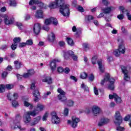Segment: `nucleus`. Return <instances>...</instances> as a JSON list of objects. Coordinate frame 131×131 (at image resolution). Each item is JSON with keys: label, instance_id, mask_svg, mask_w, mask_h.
Masks as SVG:
<instances>
[{"label": "nucleus", "instance_id": "41", "mask_svg": "<svg viewBox=\"0 0 131 131\" xmlns=\"http://www.w3.org/2000/svg\"><path fill=\"white\" fill-rule=\"evenodd\" d=\"M14 43H18V42H20L21 41V38L20 37H15L13 39Z\"/></svg>", "mask_w": 131, "mask_h": 131}, {"label": "nucleus", "instance_id": "54", "mask_svg": "<svg viewBox=\"0 0 131 131\" xmlns=\"http://www.w3.org/2000/svg\"><path fill=\"white\" fill-rule=\"evenodd\" d=\"M94 93L96 96H98V95H99V91H98V89H97V87L94 88Z\"/></svg>", "mask_w": 131, "mask_h": 131}, {"label": "nucleus", "instance_id": "2", "mask_svg": "<svg viewBox=\"0 0 131 131\" xmlns=\"http://www.w3.org/2000/svg\"><path fill=\"white\" fill-rule=\"evenodd\" d=\"M110 79V80H109ZM108 81V90L111 91H113L114 90V83L115 82V79L113 78H110V75L109 74H105L104 78L101 80V85H104L105 82Z\"/></svg>", "mask_w": 131, "mask_h": 131}, {"label": "nucleus", "instance_id": "64", "mask_svg": "<svg viewBox=\"0 0 131 131\" xmlns=\"http://www.w3.org/2000/svg\"><path fill=\"white\" fill-rule=\"evenodd\" d=\"M63 71H64V69H63V68L62 67H59L57 68L58 72H63Z\"/></svg>", "mask_w": 131, "mask_h": 131}, {"label": "nucleus", "instance_id": "4", "mask_svg": "<svg viewBox=\"0 0 131 131\" xmlns=\"http://www.w3.org/2000/svg\"><path fill=\"white\" fill-rule=\"evenodd\" d=\"M63 56L65 60H69L70 59V57H71L74 61H77V56L75 55V54H74V52L71 50L63 51Z\"/></svg>", "mask_w": 131, "mask_h": 131}, {"label": "nucleus", "instance_id": "53", "mask_svg": "<svg viewBox=\"0 0 131 131\" xmlns=\"http://www.w3.org/2000/svg\"><path fill=\"white\" fill-rule=\"evenodd\" d=\"M117 18L119 20H122V19H123L124 18V15H123V14H119L117 16Z\"/></svg>", "mask_w": 131, "mask_h": 131}, {"label": "nucleus", "instance_id": "43", "mask_svg": "<svg viewBox=\"0 0 131 131\" xmlns=\"http://www.w3.org/2000/svg\"><path fill=\"white\" fill-rule=\"evenodd\" d=\"M6 89V86L5 85H0V93H4L5 92Z\"/></svg>", "mask_w": 131, "mask_h": 131}, {"label": "nucleus", "instance_id": "8", "mask_svg": "<svg viewBox=\"0 0 131 131\" xmlns=\"http://www.w3.org/2000/svg\"><path fill=\"white\" fill-rule=\"evenodd\" d=\"M58 93H59V95L58 96V99L61 102H65L66 100H67V98H66V96H65V95H66V93L64 92L62 89L60 88L58 89L57 90Z\"/></svg>", "mask_w": 131, "mask_h": 131}, {"label": "nucleus", "instance_id": "18", "mask_svg": "<svg viewBox=\"0 0 131 131\" xmlns=\"http://www.w3.org/2000/svg\"><path fill=\"white\" fill-rule=\"evenodd\" d=\"M109 122H110V119L107 118H102L98 123V125L99 126H102V125L107 124V123H109Z\"/></svg>", "mask_w": 131, "mask_h": 131}, {"label": "nucleus", "instance_id": "17", "mask_svg": "<svg viewBox=\"0 0 131 131\" xmlns=\"http://www.w3.org/2000/svg\"><path fill=\"white\" fill-rule=\"evenodd\" d=\"M114 10H115V7L113 6H110L102 9V11L104 14H109L110 13H111L112 11H114Z\"/></svg>", "mask_w": 131, "mask_h": 131}, {"label": "nucleus", "instance_id": "40", "mask_svg": "<svg viewBox=\"0 0 131 131\" xmlns=\"http://www.w3.org/2000/svg\"><path fill=\"white\" fill-rule=\"evenodd\" d=\"M48 117H49V113H46L42 117V121H47V119L48 118Z\"/></svg>", "mask_w": 131, "mask_h": 131}, {"label": "nucleus", "instance_id": "62", "mask_svg": "<svg viewBox=\"0 0 131 131\" xmlns=\"http://www.w3.org/2000/svg\"><path fill=\"white\" fill-rule=\"evenodd\" d=\"M7 75H8V73L7 72H4L2 73V77L3 78H6V77H7Z\"/></svg>", "mask_w": 131, "mask_h": 131}, {"label": "nucleus", "instance_id": "61", "mask_svg": "<svg viewBox=\"0 0 131 131\" xmlns=\"http://www.w3.org/2000/svg\"><path fill=\"white\" fill-rule=\"evenodd\" d=\"M63 71L64 72V73H66L67 74L69 73V72L70 71V69L68 68H66Z\"/></svg>", "mask_w": 131, "mask_h": 131}, {"label": "nucleus", "instance_id": "15", "mask_svg": "<svg viewBox=\"0 0 131 131\" xmlns=\"http://www.w3.org/2000/svg\"><path fill=\"white\" fill-rule=\"evenodd\" d=\"M51 23H53L54 25H57V24H58V20L56 18L54 17H51V18L46 19L45 20V24L46 25H49L51 24Z\"/></svg>", "mask_w": 131, "mask_h": 131}, {"label": "nucleus", "instance_id": "35", "mask_svg": "<svg viewBox=\"0 0 131 131\" xmlns=\"http://www.w3.org/2000/svg\"><path fill=\"white\" fill-rule=\"evenodd\" d=\"M67 40L68 45H69L70 46H73L74 45V42H73V40H72L71 38H67Z\"/></svg>", "mask_w": 131, "mask_h": 131}, {"label": "nucleus", "instance_id": "57", "mask_svg": "<svg viewBox=\"0 0 131 131\" xmlns=\"http://www.w3.org/2000/svg\"><path fill=\"white\" fill-rule=\"evenodd\" d=\"M83 47L85 50H88L89 49V44L88 43H83Z\"/></svg>", "mask_w": 131, "mask_h": 131}, {"label": "nucleus", "instance_id": "51", "mask_svg": "<svg viewBox=\"0 0 131 131\" xmlns=\"http://www.w3.org/2000/svg\"><path fill=\"white\" fill-rule=\"evenodd\" d=\"M69 113V110L67 108H65L64 110V115L65 116H67L68 115Z\"/></svg>", "mask_w": 131, "mask_h": 131}, {"label": "nucleus", "instance_id": "23", "mask_svg": "<svg viewBox=\"0 0 131 131\" xmlns=\"http://www.w3.org/2000/svg\"><path fill=\"white\" fill-rule=\"evenodd\" d=\"M35 17L37 19H42L43 18V14L41 10H38L35 14Z\"/></svg>", "mask_w": 131, "mask_h": 131}, {"label": "nucleus", "instance_id": "50", "mask_svg": "<svg viewBox=\"0 0 131 131\" xmlns=\"http://www.w3.org/2000/svg\"><path fill=\"white\" fill-rule=\"evenodd\" d=\"M19 48H24V47H26V42H20L18 45Z\"/></svg>", "mask_w": 131, "mask_h": 131}, {"label": "nucleus", "instance_id": "47", "mask_svg": "<svg viewBox=\"0 0 131 131\" xmlns=\"http://www.w3.org/2000/svg\"><path fill=\"white\" fill-rule=\"evenodd\" d=\"M97 59H98L97 56H94L92 58V64H96L97 63Z\"/></svg>", "mask_w": 131, "mask_h": 131}, {"label": "nucleus", "instance_id": "19", "mask_svg": "<svg viewBox=\"0 0 131 131\" xmlns=\"http://www.w3.org/2000/svg\"><path fill=\"white\" fill-rule=\"evenodd\" d=\"M37 4L39 6V7H40V8H43L45 4H43V3H42L41 2L38 1V0H31L29 2V5L30 6H31L32 5H35Z\"/></svg>", "mask_w": 131, "mask_h": 131}, {"label": "nucleus", "instance_id": "7", "mask_svg": "<svg viewBox=\"0 0 131 131\" xmlns=\"http://www.w3.org/2000/svg\"><path fill=\"white\" fill-rule=\"evenodd\" d=\"M121 69L124 74V80L126 81H129V80H130V76H129L128 71H127V68L124 66H122Z\"/></svg>", "mask_w": 131, "mask_h": 131}, {"label": "nucleus", "instance_id": "36", "mask_svg": "<svg viewBox=\"0 0 131 131\" xmlns=\"http://www.w3.org/2000/svg\"><path fill=\"white\" fill-rule=\"evenodd\" d=\"M94 19V16L92 15H88L85 17V20L88 21L89 22L92 21Z\"/></svg>", "mask_w": 131, "mask_h": 131}, {"label": "nucleus", "instance_id": "59", "mask_svg": "<svg viewBox=\"0 0 131 131\" xmlns=\"http://www.w3.org/2000/svg\"><path fill=\"white\" fill-rule=\"evenodd\" d=\"M73 32H77V31L78 30V28H76V26H74L72 28Z\"/></svg>", "mask_w": 131, "mask_h": 131}, {"label": "nucleus", "instance_id": "56", "mask_svg": "<svg viewBox=\"0 0 131 131\" xmlns=\"http://www.w3.org/2000/svg\"><path fill=\"white\" fill-rule=\"evenodd\" d=\"M28 73H29V74L30 75V76L31 75H33V74H34V70H28Z\"/></svg>", "mask_w": 131, "mask_h": 131}, {"label": "nucleus", "instance_id": "28", "mask_svg": "<svg viewBox=\"0 0 131 131\" xmlns=\"http://www.w3.org/2000/svg\"><path fill=\"white\" fill-rule=\"evenodd\" d=\"M118 50L121 54H124V53H125V47H124V45H123V44L119 45Z\"/></svg>", "mask_w": 131, "mask_h": 131}, {"label": "nucleus", "instance_id": "1", "mask_svg": "<svg viewBox=\"0 0 131 131\" xmlns=\"http://www.w3.org/2000/svg\"><path fill=\"white\" fill-rule=\"evenodd\" d=\"M49 7L50 9H56V8L60 7V13L64 17L69 16V5L65 4L64 0H55V2L50 3Z\"/></svg>", "mask_w": 131, "mask_h": 131}, {"label": "nucleus", "instance_id": "52", "mask_svg": "<svg viewBox=\"0 0 131 131\" xmlns=\"http://www.w3.org/2000/svg\"><path fill=\"white\" fill-rule=\"evenodd\" d=\"M119 10L121 11L122 14H124V12H125V9H124V7L123 6H120L119 7ZM125 11H127V10H125Z\"/></svg>", "mask_w": 131, "mask_h": 131}, {"label": "nucleus", "instance_id": "13", "mask_svg": "<svg viewBox=\"0 0 131 131\" xmlns=\"http://www.w3.org/2000/svg\"><path fill=\"white\" fill-rule=\"evenodd\" d=\"M3 18L4 19L5 23L7 25H10L14 23V18H11L8 17L7 14L3 15Z\"/></svg>", "mask_w": 131, "mask_h": 131}, {"label": "nucleus", "instance_id": "5", "mask_svg": "<svg viewBox=\"0 0 131 131\" xmlns=\"http://www.w3.org/2000/svg\"><path fill=\"white\" fill-rule=\"evenodd\" d=\"M45 108H46V107L43 104L38 103L37 104L36 109L33 111H31L32 112H30V113H31V115H33V116H36L39 112L43 111L45 110Z\"/></svg>", "mask_w": 131, "mask_h": 131}, {"label": "nucleus", "instance_id": "38", "mask_svg": "<svg viewBox=\"0 0 131 131\" xmlns=\"http://www.w3.org/2000/svg\"><path fill=\"white\" fill-rule=\"evenodd\" d=\"M26 46H32L33 45V41L32 39H28L26 41Z\"/></svg>", "mask_w": 131, "mask_h": 131}, {"label": "nucleus", "instance_id": "31", "mask_svg": "<svg viewBox=\"0 0 131 131\" xmlns=\"http://www.w3.org/2000/svg\"><path fill=\"white\" fill-rule=\"evenodd\" d=\"M14 64L16 69H20V68H21V66L22 65V63L21 62L16 60L14 62Z\"/></svg>", "mask_w": 131, "mask_h": 131}, {"label": "nucleus", "instance_id": "44", "mask_svg": "<svg viewBox=\"0 0 131 131\" xmlns=\"http://www.w3.org/2000/svg\"><path fill=\"white\" fill-rule=\"evenodd\" d=\"M88 78L90 81H93L94 79H95V76H94V74H91L89 75Z\"/></svg>", "mask_w": 131, "mask_h": 131}, {"label": "nucleus", "instance_id": "45", "mask_svg": "<svg viewBox=\"0 0 131 131\" xmlns=\"http://www.w3.org/2000/svg\"><path fill=\"white\" fill-rule=\"evenodd\" d=\"M73 104H74V102L72 100H69L67 102V105L69 107H72V106H73Z\"/></svg>", "mask_w": 131, "mask_h": 131}, {"label": "nucleus", "instance_id": "60", "mask_svg": "<svg viewBox=\"0 0 131 131\" xmlns=\"http://www.w3.org/2000/svg\"><path fill=\"white\" fill-rule=\"evenodd\" d=\"M117 130L123 131L124 130V128L123 127L118 126L116 128Z\"/></svg>", "mask_w": 131, "mask_h": 131}, {"label": "nucleus", "instance_id": "3", "mask_svg": "<svg viewBox=\"0 0 131 131\" xmlns=\"http://www.w3.org/2000/svg\"><path fill=\"white\" fill-rule=\"evenodd\" d=\"M21 118L20 115L16 116L15 119L10 122V127L12 129H15V128H19L20 130H25V128H21V126L19 125Z\"/></svg>", "mask_w": 131, "mask_h": 131}, {"label": "nucleus", "instance_id": "55", "mask_svg": "<svg viewBox=\"0 0 131 131\" xmlns=\"http://www.w3.org/2000/svg\"><path fill=\"white\" fill-rule=\"evenodd\" d=\"M106 60L107 62L110 63L112 61V60H113V58L111 56H108L106 58Z\"/></svg>", "mask_w": 131, "mask_h": 131}, {"label": "nucleus", "instance_id": "32", "mask_svg": "<svg viewBox=\"0 0 131 131\" xmlns=\"http://www.w3.org/2000/svg\"><path fill=\"white\" fill-rule=\"evenodd\" d=\"M129 119H130V123H129V125L130 127H131V115H128L127 116H126L124 118V120L125 121H128Z\"/></svg>", "mask_w": 131, "mask_h": 131}, {"label": "nucleus", "instance_id": "25", "mask_svg": "<svg viewBox=\"0 0 131 131\" xmlns=\"http://www.w3.org/2000/svg\"><path fill=\"white\" fill-rule=\"evenodd\" d=\"M33 95L34 97V101H35V102H37V101H38V99H39V96H40L39 91H38L37 90H35L34 91Z\"/></svg>", "mask_w": 131, "mask_h": 131}, {"label": "nucleus", "instance_id": "6", "mask_svg": "<svg viewBox=\"0 0 131 131\" xmlns=\"http://www.w3.org/2000/svg\"><path fill=\"white\" fill-rule=\"evenodd\" d=\"M114 123L116 125H120L122 123V117L119 111H116L114 115Z\"/></svg>", "mask_w": 131, "mask_h": 131}, {"label": "nucleus", "instance_id": "30", "mask_svg": "<svg viewBox=\"0 0 131 131\" xmlns=\"http://www.w3.org/2000/svg\"><path fill=\"white\" fill-rule=\"evenodd\" d=\"M24 106H25V107H29V109H30L31 110H32V109H33V104H32V103L28 102V101H24Z\"/></svg>", "mask_w": 131, "mask_h": 131}, {"label": "nucleus", "instance_id": "16", "mask_svg": "<svg viewBox=\"0 0 131 131\" xmlns=\"http://www.w3.org/2000/svg\"><path fill=\"white\" fill-rule=\"evenodd\" d=\"M40 24H35L33 27V31L35 34H38L40 32Z\"/></svg>", "mask_w": 131, "mask_h": 131}, {"label": "nucleus", "instance_id": "33", "mask_svg": "<svg viewBox=\"0 0 131 131\" xmlns=\"http://www.w3.org/2000/svg\"><path fill=\"white\" fill-rule=\"evenodd\" d=\"M81 89H83L85 92H89V89L88 88V86L85 85L84 83H82L81 84Z\"/></svg>", "mask_w": 131, "mask_h": 131}, {"label": "nucleus", "instance_id": "58", "mask_svg": "<svg viewBox=\"0 0 131 131\" xmlns=\"http://www.w3.org/2000/svg\"><path fill=\"white\" fill-rule=\"evenodd\" d=\"M102 1L103 4H104L105 6H108V5L110 4L108 0H102Z\"/></svg>", "mask_w": 131, "mask_h": 131}, {"label": "nucleus", "instance_id": "24", "mask_svg": "<svg viewBox=\"0 0 131 131\" xmlns=\"http://www.w3.org/2000/svg\"><path fill=\"white\" fill-rule=\"evenodd\" d=\"M40 119H41V116H38L35 118L33 119L32 122L30 124V125L32 126V125H35V124H37L39 121H40Z\"/></svg>", "mask_w": 131, "mask_h": 131}, {"label": "nucleus", "instance_id": "21", "mask_svg": "<svg viewBox=\"0 0 131 131\" xmlns=\"http://www.w3.org/2000/svg\"><path fill=\"white\" fill-rule=\"evenodd\" d=\"M97 64L100 72H101V73H104V72H105V67H104V65H103L102 59L98 60L97 61Z\"/></svg>", "mask_w": 131, "mask_h": 131}, {"label": "nucleus", "instance_id": "46", "mask_svg": "<svg viewBox=\"0 0 131 131\" xmlns=\"http://www.w3.org/2000/svg\"><path fill=\"white\" fill-rule=\"evenodd\" d=\"M12 105L13 107H18V105L19 104H18V102H17V101L13 100L12 101Z\"/></svg>", "mask_w": 131, "mask_h": 131}, {"label": "nucleus", "instance_id": "49", "mask_svg": "<svg viewBox=\"0 0 131 131\" xmlns=\"http://www.w3.org/2000/svg\"><path fill=\"white\" fill-rule=\"evenodd\" d=\"M16 26H17V27H18L20 30H22V24H21L20 23L17 22L16 23Z\"/></svg>", "mask_w": 131, "mask_h": 131}, {"label": "nucleus", "instance_id": "14", "mask_svg": "<svg viewBox=\"0 0 131 131\" xmlns=\"http://www.w3.org/2000/svg\"><path fill=\"white\" fill-rule=\"evenodd\" d=\"M59 62H61V60L55 59L51 62L50 68L53 73L55 72V70L57 69L56 63H59Z\"/></svg>", "mask_w": 131, "mask_h": 131}, {"label": "nucleus", "instance_id": "63", "mask_svg": "<svg viewBox=\"0 0 131 131\" xmlns=\"http://www.w3.org/2000/svg\"><path fill=\"white\" fill-rule=\"evenodd\" d=\"M29 76H30V75H29V73H25L23 75V77H24L25 78H28V77H29Z\"/></svg>", "mask_w": 131, "mask_h": 131}, {"label": "nucleus", "instance_id": "37", "mask_svg": "<svg viewBox=\"0 0 131 131\" xmlns=\"http://www.w3.org/2000/svg\"><path fill=\"white\" fill-rule=\"evenodd\" d=\"M80 78L82 79H85V78H88V74L86 73H81L80 74Z\"/></svg>", "mask_w": 131, "mask_h": 131}, {"label": "nucleus", "instance_id": "34", "mask_svg": "<svg viewBox=\"0 0 131 131\" xmlns=\"http://www.w3.org/2000/svg\"><path fill=\"white\" fill-rule=\"evenodd\" d=\"M120 53L119 49H115L114 50V55H115L116 57H119V56H120Z\"/></svg>", "mask_w": 131, "mask_h": 131}, {"label": "nucleus", "instance_id": "12", "mask_svg": "<svg viewBox=\"0 0 131 131\" xmlns=\"http://www.w3.org/2000/svg\"><path fill=\"white\" fill-rule=\"evenodd\" d=\"M51 115L52 116V121L53 123H55L56 124H58V123H60V121H61V119L57 116V113L56 112H53L51 113Z\"/></svg>", "mask_w": 131, "mask_h": 131}, {"label": "nucleus", "instance_id": "10", "mask_svg": "<svg viewBox=\"0 0 131 131\" xmlns=\"http://www.w3.org/2000/svg\"><path fill=\"white\" fill-rule=\"evenodd\" d=\"M109 99L111 100L112 99H114L115 101L116 102V104H120L122 100H121V98L118 96L117 94L115 93H113V94H110L109 95Z\"/></svg>", "mask_w": 131, "mask_h": 131}, {"label": "nucleus", "instance_id": "22", "mask_svg": "<svg viewBox=\"0 0 131 131\" xmlns=\"http://www.w3.org/2000/svg\"><path fill=\"white\" fill-rule=\"evenodd\" d=\"M7 97L8 100L10 101H13V100H16L17 98H18V94L14 93L13 94H12V93H8Z\"/></svg>", "mask_w": 131, "mask_h": 131}, {"label": "nucleus", "instance_id": "39", "mask_svg": "<svg viewBox=\"0 0 131 131\" xmlns=\"http://www.w3.org/2000/svg\"><path fill=\"white\" fill-rule=\"evenodd\" d=\"M51 94H52V92H51L50 91H47V92H45L43 95L44 99H47V98H48L49 97V96H50V95H51Z\"/></svg>", "mask_w": 131, "mask_h": 131}, {"label": "nucleus", "instance_id": "42", "mask_svg": "<svg viewBox=\"0 0 131 131\" xmlns=\"http://www.w3.org/2000/svg\"><path fill=\"white\" fill-rule=\"evenodd\" d=\"M5 88H6L7 90H11V89L14 88V85L12 84H8L6 85Z\"/></svg>", "mask_w": 131, "mask_h": 131}, {"label": "nucleus", "instance_id": "20", "mask_svg": "<svg viewBox=\"0 0 131 131\" xmlns=\"http://www.w3.org/2000/svg\"><path fill=\"white\" fill-rule=\"evenodd\" d=\"M80 121V119L76 117H72V127H76L77 126V123Z\"/></svg>", "mask_w": 131, "mask_h": 131}, {"label": "nucleus", "instance_id": "48", "mask_svg": "<svg viewBox=\"0 0 131 131\" xmlns=\"http://www.w3.org/2000/svg\"><path fill=\"white\" fill-rule=\"evenodd\" d=\"M17 43H14L11 45V49L13 50V51L15 50V49H17Z\"/></svg>", "mask_w": 131, "mask_h": 131}, {"label": "nucleus", "instance_id": "26", "mask_svg": "<svg viewBox=\"0 0 131 131\" xmlns=\"http://www.w3.org/2000/svg\"><path fill=\"white\" fill-rule=\"evenodd\" d=\"M42 81L43 82H47L48 84H51L53 82V80L51 77L46 76L43 79H42Z\"/></svg>", "mask_w": 131, "mask_h": 131}, {"label": "nucleus", "instance_id": "11", "mask_svg": "<svg viewBox=\"0 0 131 131\" xmlns=\"http://www.w3.org/2000/svg\"><path fill=\"white\" fill-rule=\"evenodd\" d=\"M92 112L94 115H98L102 113V109L98 105H93L92 107Z\"/></svg>", "mask_w": 131, "mask_h": 131}, {"label": "nucleus", "instance_id": "9", "mask_svg": "<svg viewBox=\"0 0 131 131\" xmlns=\"http://www.w3.org/2000/svg\"><path fill=\"white\" fill-rule=\"evenodd\" d=\"M30 112H32V111H29L26 112V113L25 114L24 116V122L25 123H29L30 121H31V117L33 116V117H35V116H33L31 115V113Z\"/></svg>", "mask_w": 131, "mask_h": 131}, {"label": "nucleus", "instance_id": "29", "mask_svg": "<svg viewBox=\"0 0 131 131\" xmlns=\"http://www.w3.org/2000/svg\"><path fill=\"white\" fill-rule=\"evenodd\" d=\"M7 3L11 7H16L17 6V2L15 0H8Z\"/></svg>", "mask_w": 131, "mask_h": 131}, {"label": "nucleus", "instance_id": "27", "mask_svg": "<svg viewBox=\"0 0 131 131\" xmlns=\"http://www.w3.org/2000/svg\"><path fill=\"white\" fill-rule=\"evenodd\" d=\"M55 38H56V36L54 33L51 32L48 35V39L49 41H54L55 40Z\"/></svg>", "mask_w": 131, "mask_h": 131}]
</instances>
